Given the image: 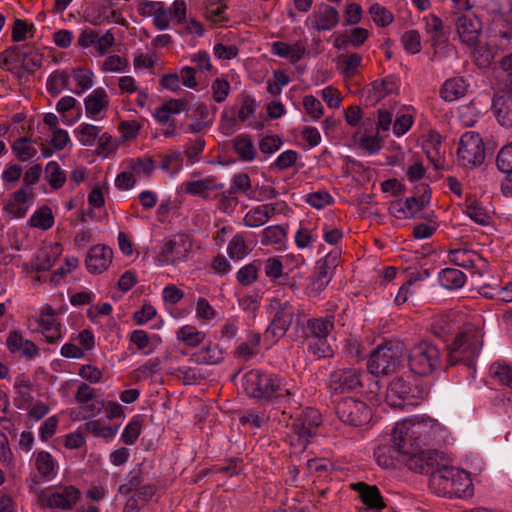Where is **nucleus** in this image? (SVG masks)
I'll list each match as a JSON object with an SVG mask.
<instances>
[{
  "label": "nucleus",
  "instance_id": "nucleus-1",
  "mask_svg": "<svg viewBox=\"0 0 512 512\" xmlns=\"http://www.w3.org/2000/svg\"><path fill=\"white\" fill-rule=\"evenodd\" d=\"M242 386L251 398L288 405L295 409L300 406V403L294 399L295 392L284 387L281 377L277 374L252 369L245 373Z\"/></svg>",
  "mask_w": 512,
  "mask_h": 512
},
{
  "label": "nucleus",
  "instance_id": "nucleus-2",
  "mask_svg": "<svg viewBox=\"0 0 512 512\" xmlns=\"http://www.w3.org/2000/svg\"><path fill=\"white\" fill-rule=\"evenodd\" d=\"M441 430L439 423L431 418L412 417L398 422L392 431V441L397 451L407 447L421 448L430 445Z\"/></svg>",
  "mask_w": 512,
  "mask_h": 512
},
{
  "label": "nucleus",
  "instance_id": "nucleus-3",
  "mask_svg": "<svg viewBox=\"0 0 512 512\" xmlns=\"http://www.w3.org/2000/svg\"><path fill=\"white\" fill-rule=\"evenodd\" d=\"M472 481L467 472L443 466L433 471L429 478L430 489L439 496L463 498L472 495Z\"/></svg>",
  "mask_w": 512,
  "mask_h": 512
},
{
  "label": "nucleus",
  "instance_id": "nucleus-4",
  "mask_svg": "<svg viewBox=\"0 0 512 512\" xmlns=\"http://www.w3.org/2000/svg\"><path fill=\"white\" fill-rule=\"evenodd\" d=\"M429 389L418 383H411L403 376L395 377L388 385L386 403L393 408L415 407L423 402Z\"/></svg>",
  "mask_w": 512,
  "mask_h": 512
},
{
  "label": "nucleus",
  "instance_id": "nucleus-5",
  "mask_svg": "<svg viewBox=\"0 0 512 512\" xmlns=\"http://www.w3.org/2000/svg\"><path fill=\"white\" fill-rule=\"evenodd\" d=\"M512 40V26L502 17L496 18L488 30V44L474 49L473 57L479 67H487L494 59L491 45L504 51Z\"/></svg>",
  "mask_w": 512,
  "mask_h": 512
},
{
  "label": "nucleus",
  "instance_id": "nucleus-6",
  "mask_svg": "<svg viewBox=\"0 0 512 512\" xmlns=\"http://www.w3.org/2000/svg\"><path fill=\"white\" fill-rule=\"evenodd\" d=\"M441 363V351L431 342L422 341L409 350L408 365L414 374L429 376L440 368Z\"/></svg>",
  "mask_w": 512,
  "mask_h": 512
},
{
  "label": "nucleus",
  "instance_id": "nucleus-7",
  "mask_svg": "<svg viewBox=\"0 0 512 512\" xmlns=\"http://www.w3.org/2000/svg\"><path fill=\"white\" fill-rule=\"evenodd\" d=\"M266 301V310L271 316V321L265 331V337H271L277 342L289 330L294 318V308L289 301H282L277 297L267 298Z\"/></svg>",
  "mask_w": 512,
  "mask_h": 512
},
{
  "label": "nucleus",
  "instance_id": "nucleus-8",
  "mask_svg": "<svg viewBox=\"0 0 512 512\" xmlns=\"http://www.w3.org/2000/svg\"><path fill=\"white\" fill-rule=\"evenodd\" d=\"M81 492L74 485L50 486L38 492L42 507L63 511L72 510L80 500Z\"/></svg>",
  "mask_w": 512,
  "mask_h": 512
},
{
  "label": "nucleus",
  "instance_id": "nucleus-9",
  "mask_svg": "<svg viewBox=\"0 0 512 512\" xmlns=\"http://www.w3.org/2000/svg\"><path fill=\"white\" fill-rule=\"evenodd\" d=\"M402 355L397 347L379 345L370 354L367 369L374 375H389L398 371L402 363Z\"/></svg>",
  "mask_w": 512,
  "mask_h": 512
},
{
  "label": "nucleus",
  "instance_id": "nucleus-10",
  "mask_svg": "<svg viewBox=\"0 0 512 512\" xmlns=\"http://www.w3.org/2000/svg\"><path fill=\"white\" fill-rule=\"evenodd\" d=\"M283 416H289L290 422L286 423L298 437L299 444L305 447L309 438L315 435L317 428L322 423L321 414L317 409L306 408L299 414L293 416L286 408L282 411Z\"/></svg>",
  "mask_w": 512,
  "mask_h": 512
},
{
  "label": "nucleus",
  "instance_id": "nucleus-11",
  "mask_svg": "<svg viewBox=\"0 0 512 512\" xmlns=\"http://www.w3.org/2000/svg\"><path fill=\"white\" fill-rule=\"evenodd\" d=\"M481 343L474 331L458 333L448 346V358L451 365L465 363L471 365L479 354Z\"/></svg>",
  "mask_w": 512,
  "mask_h": 512
},
{
  "label": "nucleus",
  "instance_id": "nucleus-12",
  "mask_svg": "<svg viewBox=\"0 0 512 512\" xmlns=\"http://www.w3.org/2000/svg\"><path fill=\"white\" fill-rule=\"evenodd\" d=\"M193 249V240L186 233H178L166 239L158 259L165 265H178L185 262Z\"/></svg>",
  "mask_w": 512,
  "mask_h": 512
},
{
  "label": "nucleus",
  "instance_id": "nucleus-13",
  "mask_svg": "<svg viewBox=\"0 0 512 512\" xmlns=\"http://www.w3.org/2000/svg\"><path fill=\"white\" fill-rule=\"evenodd\" d=\"M457 156L464 167L480 166L485 159V146L480 135L473 131L465 132L460 138Z\"/></svg>",
  "mask_w": 512,
  "mask_h": 512
},
{
  "label": "nucleus",
  "instance_id": "nucleus-14",
  "mask_svg": "<svg viewBox=\"0 0 512 512\" xmlns=\"http://www.w3.org/2000/svg\"><path fill=\"white\" fill-rule=\"evenodd\" d=\"M336 414L345 424L360 427L367 424L372 412L368 405L358 399L344 398L337 403Z\"/></svg>",
  "mask_w": 512,
  "mask_h": 512
},
{
  "label": "nucleus",
  "instance_id": "nucleus-15",
  "mask_svg": "<svg viewBox=\"0 0 512 512\" xmlns=\"http://www.w3.org/2000/svg\"><path fill=\"white\" fill-rule=\"evenodd\" d=\"M363 372L354 367L338 368L332 371L327 380V388L332 394L354 392L362 388Z\"/></svg>",
  "mask_w": 512,
  "mask_h": 512
},
{
  "label": "nucleus",
  "instance_id": "nucleus-16",
  "mask_svg": "<svg viewBox=\"0 0 512 512\" xmlns=\"http://www.w3.org/2000/svg\"><path fill=\"white\" fill-rule=\"evenodd\" d=\"M417 193L418 195L409 197L404 202L402 200L392 202L389 206L390 213L398 219L414 218L431 199V192L426 184L417 187Z\"/></svg>",
  "mask_w": 512,
  "mask_h": 512
},
{
  "label": "nucleus",
  "instance_id": "nucleus-17",
  "mask_svg": "<svg viewBox=\"0 0 512 512\" xmlns=\"http://www.w3.org/2000/svg\"><path fill=\"white\" fill-rule=\"evenodd\" d=\"M451 20L455 24L460 41L468 46L478 42L482 31V23L473 12H451Z\"/></svg>",
  "mask_w": 512,
  "mask_h": 512
},
{
  "label": "nucleus",
  "instance_id": "nucleus-18",
  "mask_svg": "<svg viewBox=\"0 0 512 512\" xmlns=\"http://www.w3.org/2000/svg\"><path fill=\"white\" fill-rule=\"evenodd\" d=\"M398 452L407 456V459L404 460L406 466L417 473L431 474L435 471L434 467L438 465V453L435 450H423L408 446L407 451Z\"/></svg>",
  "mask_w": 512,
  "mask_h": 512
},
{
  "label": "nucleus",
  "instance_id": "nucleus-19",
  "mask_svg": "<svg viewBox=\"0 0 512 512\" xmlns=\"http://www.w3.org/2000/svg\"><path fill=\"white\" fill-rule=\"evenodd\" d=\"M424 31L431 44L436 48L448 42L450 36V28L444 25L441 18L434 14H428L423 17Z\"/></svg>",
  "mask_w": 512,
  "mask_h": 512
},
{
  "label": "nucleus",
  "instance_id": "nucleus-20",
  "mask_svg": "<svg viewBox=\"0 0 512 512\" xmlns=\"http://www.w3.org/2000/svg\"><path fill=\"white\" fill-rule=\"evenodd\" d=\"M109 96L102 87L94 89L84 99L85 114L88 118L103 119L109 108Z\"/></svg>",
  "mask_w": 512,
  "mask_h": 512
},
{
  "label": "nucleus",
  "instance_id": "nucleus-21",
  "mask_svg": "<svg viewBox=\"0 0 512 512\" xmlns=\"http://www.w3.org/2000/svg\"><path fill=\"white\" fill-rule=\"evenodd\" d=\"M351 488L358 492L362 502L366 505L363 512L381 510L386 506L377 486L368 485L365 482H357L352 484Z\"/></svg>",
  "mask_w": 512,
  "mask_h": 512
},
{
  "label": "nucleus",
  "instance_id": "nucleus-22",
  "mask_svg": "<svg viewBox=\"0 0 512 512\" xmlns=\"http://www.w3.org/2000/svg\"><path fill=\"white\" fill-rule=\"evenodd\" d=\"M6 345L11 353H19L26 359H33L39 353L35 343L25 339L22 334L16 330L8 333Z\"/></svg>",
  "mask_w": 512,
  "mask_h": 512
},
{
  "label": "nucleus",
  "instance_id": "nucleus-23",
  "mask_svg": "<svg viewBox=\"0 0 512 512\" xmlns=\"http://www.w3.org/2000/svg\"><path fill=\"white\" fill-rule=\"evenodd\" d=\"M497 168L505 174L501 189L505 195L512 194V142L503 146L497 154Z\"/></svg>",
  "mask_w": 512,
  "mask_h": 512
},
{
  "label": "nucleus",
  "instance_id": "nucleus-24",
  "mask_svg": "<svg viewBox=\"0 0 512 512\" xmlns=\"http://www.w3.org/2000/svg\"><path fill=\"white\" fill-rule=\"evenodd\" d=\"M113 252L106 246L92 247L86 257V267L91 273H101L106 270L112 261Z\"/></svg>",
  "mask_w": 512,
  "mask_h": 512
},
{
  "label": "nucleus",
  "instance_id": "nucleus-25",
  "mask_svg": "<svg viewBox=\"0 0 512 512\" xmlns=\"http://www.w3.org/2000/svg\"><path fill=\"white\" fill-rule=\"evenodd\" d=\"M312 26L318 32L330 31L339 23V13L335 7L323 5L311 18Z\"/></svg>",
  "mask_w": 512,
  "mask_h": 512
},
{
  "label": "nucleus",
  "instance_id": "nucleus-26",
  "mask_svg": "<svg viewBox=\"0 0 512 512\" xmlns=\"http://www.w3.org/2000/svg\"><path fill=\"white\" fill-rule=\"evenodd\" d=\"M493 113L501 126L512 128V92L497 95L492 103Z\"/></svg>",
  "mask_w": 512,
  "mask_h": 512
},
{
  "label": "nucleus",
  "instance_id": "nucleus-27",
  "mask_svg": "<svg viewBox=\"0 0 512 512\" xmlns=\"http://www.w3.org/2000/svg\"><path fill=\"white\" fill-rule=\"evenodd\" d=\"M271 53L281 58H287L290 63L295 64L305 55L306 45L302 41H297L294 44L276 41L271 44Z\"/></svg>",
  "mask_w": 512,
  "mask_h": 512
},
{
  "label": "nucleus",
  "instance_id": "nucleus-28",
  "mask_svg": "<svg viewBox=\"0 0 512 512\" xmlns=\"http://www.w3.org/2000/svg\"><path fill=\"white\" fill-rule=\"evenodd\" d=\"M334 327V316L331 315L308 319L304 328V338L329 337Z\"/></svg>",
  "mask_w": 512,
  "mask_h": 512
},
{
  "label": "nucleus",
  "instance_id": "nucleus-29",
  "mask_svg": "<svg viewBox=\"0 0 512 512\" xmlns=\"http://www.w3.org/2000/svg\"><path fill=\"white\" fill-rule=\"evenodd\" d=\"M222 188L223 184L218 185L214 177H207L195 181H185L181 184L183 192L193 196H200L202 198H207L209 191Z\"/></svg>",
  "mask_w": 512,
  "mask_h": 512
},
{
  "label": "nucleus",
  "instance_id": "nucleus-30",
  "mask_svg": "<svg viewBox=\"0 0 512 512\" xmlns=\"http://www.w3.org/2000/svg\"><path fill=\"white\" fill-rule=\"evenodd\" d=\"M332 278V271L316 263L315 272L311 276L306 288L309 297H317L328 286Z\"/></svg>",
  "mask_w": 512,
  "mask_h": 512
},
{
  "label": "nucleus",
  "instance_id": "nucleus-31",
  "mask_svg": "<svg viewBox=\"0 0 512 512\" xmlns=\"http://www.w3.org/2000/svg\"><path fill=\"white\" fill-rule=\"evenodd\" d=\"M186 105L185 99H170L158 107L153 116L160 124L170 123L172 117L181 113Z\"/></svg>",
  "mask_w": 512,
  "mask_h": 512
},
{
  "label": "nucleus",
  "instance_id": "nucleus-32",
  "mask_svg": "<svg viewBox=\"0 0 512 512\" xmlns=\"http://www.w3.org/2000/svg\"><path fill=\"white\" fill-rule=\"evenodd\" d=\"M224 358V353L218 344L209 343L201 350L193 353L190 360L196 364L215 365Z\"/></svg>",
  "mask_w": 512,
  "mask_h": 512
},
{
  "label": "nucleus",
  "instance_id": "nucleus-33",
  "mask_svg": "<svg viewBox=\"0 0 512 512\" xmlns=\"http://www.w3.org/2000/svg\"><path fill=\"white\" fill-rule=\"evenodd\" d=\"M33 194L27 187H22L13 194L12 200L7 203L5 209L16 218L26 215L28 208L25 204L32 198Z\"/></svg>",
  "mask_w": 512,
  "mask_h": 512
},
{
  "label": "nucleus",
  "instance_id": "nucleus-34",
  "mask_svg": "<svg viewBox=\"0 0 512 512\" xmlns=\"http://www.w3.org/2000/svg\"><path fill=\"white\" fill-rule=\"evenodd\" d=\"M261 335L250 332L244 342L235 349V356L243 361H248L260 352Z\"/></svg>",
  "mask_w": 512,
  "mask_h": 512
},
{
  "label": "nucleus",
  "instance_id": "nucleus-35",
  "mask_svg": "<svg viewBox=\"0 0 512 512\" xmlns=\"http://www.w3.org/2000/svg\"><path fill=\"white\" fill-rule=\"evenodd\" d=\"M466 90L467 86L465 80L460 77H455L444 82L440 90V95L443 100L452 102L463 97Z\"/></svg>",
  "mask_w": 512,
  "mask_h": 512
},
{
  "label": "nucleus",
  "instance_id": "nucleus-36",
  "mask_svg": "<svg viewBox=\"0 0 512 512\" xmlns=\"http://www.w3.org/2000/svg\"><path fill=\"white\" fill-rule=\"evenodd\" d=\"M148 480V475L143 470V464H140L127 474L126 482L119 486L118 491L122 495H128L133 491L135 492Z\"/></svg>",
  "mask_w": 512,
  "mask_h": 512
},
{
  "label": "nucleus",
  "instance_id": "nucleus-37",
  "mask_svg": "<svg viewBox=\"0 0 512 512\" xmlns=\"http://www.w3.org/2000/svg\"><path fill=\"white\" fill-rule=\"evenodd\" d=\"M439 282L442 287L448 290L462 288L466 282L465 274L455 268H445L439 272Z\"/></svg>",
  "mask_w": 512,
  "mask_h": 512
},
{
  "label": "nucleus",
  "instance_id": "nucleus-38",
  "mask_svg": "<svg viewBox=\"0 0 512 512\" xmlns=\"http://www.w3.org/2000/svg\"><path fill=\"white\" fill-rule=\"evenodd\" d=\"M286 239L287 229L281 225H272L263 229L261 243L263 245H273L276 249H281Z\"/></svg>",
  "mask_w": 512,
  "mask_h": 512
},
{
  "label": "nucleus",
  "instance_id": "nucleus-39",
  "mask_svg": "<svg viewBox=\"0 0 512 512\" xmlns=\"http://www.w3.org/2000/svg\"><path fill=\"white\" fill-rule=\"evenodd\" d=\"M15 57L22 60V66L25 70L33 73L37 68L41 67L43 54L33 47H21L20 52H16Z\"/></svg>",
  "mask_w": 512,
  "mask_h": 512
},
{
  "label": "nucleus",
  "instance_id": "nucleus-40",
  "mask_svg": "<svg viewBox=\"0 0 512 512\" xmlns=\"http://www.w3.org/2000/svg\"><path fill=\"white\" fill-rule=\"evenodd\" d=\"M308 351L317 359L333 357L335 351L329 343V337L304 338Z\"/></svg>",
  "mask_w": 512,
  "mask_h": 512
},
{
  "label": "nucleus",
  "instance_id": "nucleus-41",
  "mask_svg": "<svg viewBox=\"0 0 512 512\" xmlns=\"http://www.w3.org/2000/svg\"><path fill=\"white\" fill-rule=\"evenodd\" d=\"M234 151L237 153L240 160L250 162L256 156V148L252 139L247 134H240L234 140Z\"/></svg>",
  "mask_w": 512,
  "mask_h": 512
},
{
  "label": "nucleus",
  "instance_id": "nucleus-42",
  "mask_svg": "<svg viewBox=\"0 0 512 512\" xmlns=\"http://www.w3.org/2000/svg\"><path fill=\"white\" fill-rule=\"evenodd\" d=\"M177 339L183 342L186 346L194 348L199 346L204 342L206 338V334L202 331H199L196 327L192 325H185L178 329Z\"/></svg>",
  "mask_w": 512,
  "mask_h": 512
},
{
  "label": "nucleus",
  "instance_id": "nucleus-43",
  "mask_svg": "<svg viewBox=\"0 0 512 512\" xmlns=\"http://www.w3.org/2000/svg\"><path fill=\"white\" fill-rule=\"evenodd\" d=\"M465 214L480 225H488L490 222V215L488 211L474 198L466 199Z\"/></svg>",
  "mask_w": 512,
  "mask_h": 512
},
{
  "label": "nucleus",
  "instance_id": "nucleus-44",
  "mask_svg": "<svg viewBox=\"0 0 512 512\" xmlns=\"http://www.w3.org/2000/svg\"><path fill=\"white\" fill-rule=\"evenodd\" d=\"M156 168V162L151 158H136L126 162V169L131 170L135 177H150Z\"/></svg>",
  "mask_w": 512,
  "mask_h": 512
},
{
  "label": "nucleus",
  "instance_id": "nucleus-45",
  "mask_svg": "<svg viewBox=\"0 0 512 512\" xmlns=\"http://www.w3.org/2000/svg\"><path fill=\"white\" fill-rule=\"evenodd\" d=\"M35 467L45 479H51L56 475V463L47 451H40L35 458Z\"/></svg>",
  "mask_w": 512,
  "mask_h": 512
},
{
  "label": "nucleus",
  "instance_id": "nucleus-46",
  "mask_svg": "<svg viewBox=\"0 0 512 512\" xmlns=\"http://www.w3.org/2000/svg\"><path fill=\"white\" fill-rule=\"evenodd\" d=\"M251 249L246 243V237L244 233L235 234L229 241L227 246V252L230 258L241 260L250 253Z\"/></svg>",
  "mask_w": 512,
  "mask_h": 512
},
{
  "label": "nucleus",
  "instance_id": "nucleus-47",
  "mask_svg": "<svg viewBox=\"0 0 512 512\" xmlns=\"http://www.w3.org/2000/svg\"><path fill=\"white\" fill-rule=\"evenodd\" d=\"M261 266V260H254L251 263L244 265L236 274L237 281L242 286H250L257 281Z\"/></svg>",
  "mask_w": 512,
  "mask_h": 512
},
{
  "label": "nucleus",
  "instance_id": "nucleus-48",
  "mask_svg": "<svg viewBox=\"0 0 512 512\" xmlns=\"http://www.w3.org/2000/svg\"><path fill=\"white\" fill-rule=\"evenodd\" d=\"M316 224L304 225L300 223L299 229L296 231L294 236V241L296 246L299 249L308 248L312 243L316 242L318 239V235L315 232Z\"/></svg>",
  "mask_w": 512,
  "mask_h": 512
},
{
  "label": "nucleus",
  "instance_id": "nucleus-49",
  "mask_svg": "<svg viewBox=\"0 0 512 512\" xmlns=\"http://www.w3.org/2000/svg\"><path fill=\"white\" fill-rule=\"evenodd\" d=\"M74 132L78 141L83 146L90 147L96 143L99 133L101 132V127L89 123H82Z\"/></svg>",
  "mask_w": 512,
  "mask_h": 512
},
{
  "label": "nucleus",
  "instance_id": "nucleus-50",
  "mask_svg": "<svg viewBox=\"0 0 512 512\" xmlns=\"http://www.w3.org/2000/svg\"><path fill=\"white\" fill-rule=\"evenodd\" d=\"M54 224V216L52 210L48 206H42L37 209L29 219L31 227L47 230Z\"/></svg>",
  "mask_w": 512,
  "mask_h": 512
},
{
  "label": "nucleus",
  "instance_id": "nucleus-51",
  "mask_svg": "<svg viewBox=\"0 0 512 512\" xmlns=\"http://www.w3.org/2000/svg\"><path fill=\"white\" fill-rule=\"evenodd\" d=\"M69 74L66 71H54L47 79L46 88L52 96H58L61 91L68 88Z\"/></svg>",
  "mask_w": 512,
  "mask_h": 512
},
{
  "label": "nucleus",
  "instance_id": "nucleus-52",
  "mask_svg": "<svg viewBox=\"0 0 512 512\" xmlns=\"http://www.w3.org/2000/svg\"><path fill=\"white\" fill-rule=\"evenodd\" d=\"M449 261L462 268H471L475 266V260L478 255L473 251L466 249H454L448 254Z\"/></svg>",
  "mask_w": 512,
  "mask_h": 512
},
{
  "label": "nucleus",
  "instance_id": "nucleus-53",
  "mask_svg": "<svg viewBox=\"0 0 512 512\" xmlns=\"http://www.w3.org/2000/svg\"><path fill=\"white\" fill-rule=\"evenodd\" d=\"M72 77L77 83V89L74 90V93L76 95H81L85 91L89 90L94 84V74L89 69H84L80 67L74 68L72 70Z\"/></svg>",
  "mask_w": 512,
  "mask_h": 512
},
{
  "label": "nucleus",
  "instance_id": "nucleus-54",
  "mask_svg": "<svg viewBox=\"0 0 512 512\" xmlns=\"http://www.w3.org/2000/svg\"><path fill=\"white\" fill-rule=\"evenodd\" d=\"M361 62L362 56L358 53L342 55L338 68L345 77L351 78L357 74V69L361 65Z\"/></svg>",
  "mask_w": 512,
  "mask_h": 512
},
{
  "label": "nucleus",
  "instance_id": "nucleus-55",
  "mask_svg": "<svg viewBox=\"0 0 512 512\" xmlns=\"http://www.w3.org/2000/svg\"><path fill=\"white\" fill-rule=\"evenodd\" d=\"M45 178L53 189L61 188L66 181V175L55 161H50L46 165Z\"/></svg>",
  "mask_w": 512,
  "mask_h": 512
},
{
  "label": "nucleus",
  "instance_id": "nucleus-56",
  "mask_svg": "<svg viewBox=\"0 0 512 512\" xmlns=\"http://www.w3.org/2000/svg\"><path fill=\"white\" fill-rule=\"evenodd\" d=\"M493 379L500 384L512 388V367L504 363H493L489 368Z\"/></svg>",
  "mask_w": 512,
  "mask_h": 512
},
{
  "label": "nucleus",
  "instance_id": "nucleus-57",
  "mask_svg": "<svg viewBox=\"0 0 512 512\" xmlns=\"http://www.w3.org/2000/svg\"><path fill=\"white\" fill-rule=\"evenodd\" d=\"M84 429L95 437L112 438L117 433V428L103 425L100 420H91L85 423Z\"/></svg>",
  "mask_w": 512,
  "mask_h": 512
},
{
  "label": "nucleus",
  "instance_id": "nucleus-58",
  "mask_svg": "<svg viewBox=\"0 0 512 512\" xmlns=\"http://www.w3.org/2000/svg\"><path fill=\"white\" fill-rule=\"evenodd\" d=\"M142 422L138 416L132 418V420L124 428L121 439L127 445H133L141 432Z\"/></svg>",
  "mask_w": 512,
  "mask_h": 512
},
{
  "label": "nucleus",
  "instance_id": "nucleus-59",
  "mask_svg": "<svg viewBox=\"0 0 512 512\" xmlns=\"http://www.w3.org/2000/svg\"><path fill=\"white\" fill-rule=\"evenodd\" d=\"M401 43L408 53H419L421 50L420 33L417 30L405 31L401 36Z\"/></svg>",
  "mask_w": 512,
  "mask_h": 512
},
{
  "label": "nucleus",
  "instance_id": "nucleus-60",
  "mask_svg": "<svg viewBox=\"0 0 512 512\" xmlns=\"http://www.w3.org/2000/svg\"><path fill=\"white\" fill-rule=\"evenodd\" d=\"M60 253L59 246H55L48 250H42L37 256L36 268L38 271H48L55 263L58 254Z\"/></svg>",
  "mask_w": 512,
  "mask_h": 512
},
{
  "label": "nucleus",
  "instance_id": "nucleus-61",
  "mask_svg": "<svg viewBox=\"0 0 512 512\" xmlns=\"http://www.w3.org/2000/svg\"><path fill=\"white\" fill-rule=\"evenodd\" d=\"M264 273L272 282H277L283 275V264L277 257H269L262 262Z\"/></svg>",
  "mask_w": 512,
  "mask_h": 512
},
{
  "label": "nucleus",
  "instance_id": "nucleus-62",
  "mask_svg": "<svg viewBox=\"0 0 512 512\" xmlns=\"http://www.w3.org/2000/svg\"><path fill=\"white\" fill-rule=\"evenodd\" d=\"M369 14L373 21L382 27L389 25L393 21L392 13L378 3H374L370 6Z\"/></svg>",
  "mask_w": 512,
  "mask_h": 512
},
{
  "label": "nucleus",
  "instance_id": "nucleus-63",
  "mask_svg": "<svg viewBox=\"0 0 512 512\" xmlns=\"http://www.w3.org/2000/svg\"><path fill=\"white\" fill-rule=\"evenodd\" d=\"M414 122V115L410 112L399 113L393 122V133L400 137L406 134Z\"/></svg>",
  "mask_w": 512,
  "mask_h": 512
},
{
  "label": "nucleus",
  "instance_id": "nucleus-64",
  "mask_svg": "<svg viewBox=\"0 0 512 512\" xmlns=\"http://www.w3.org/2000/svg\"><path fill=\"white\" fill-rule=\"evenodd\" d=\"M205 147V140L203 138H197L195 140H190L185 145V155L190 164H194L200 160V156Z\"/></svg>",
  "mask_w": 512,
  "mask_h": 512
}]
</instances>
